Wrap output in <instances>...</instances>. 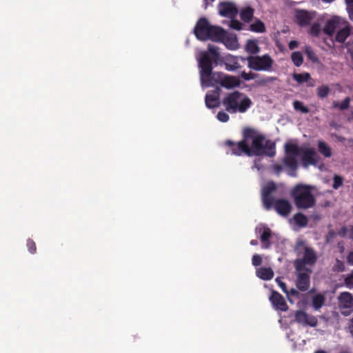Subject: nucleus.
<instances>
[{
	"label": "nucleus",
	"mask_w": 353,
	"mask_h": 353,
	"mask_svg": "<svg viewBox=\"0 0 353 353\" xmlns=\"http://www.w3.org/2000/svg\"><path fill=\"white\" fill-rule=\"evenodd\" d=\"M208 50L201 52L198 59L201 83L206 87L221 85L224 73L212 71L213 63L216 64L220 58L219 48L209 44Z\"/></svg>",
	"instance_id": "f257e3e1"
},
{
	"label": "nucleus",
	"mask_w": 353,
	"mask_h": 353,
	"mask_svg": "<svg viewBox=\"0 0 353 353\" xmlns=\"http://www.w3.org/2000/svg\"><path fill=\"white\" fill-rule=\"evenodd\" d=\"M243 140L252 141L251 146L256 150H259L264 156L274 157L276 155V143L270 139H266L265 136L250 128L244 129Z\"/></svg>",
	"instance_id": "f03ea898"
},
{
	"label": "nucleus",
	"mask_w": 353,
	"mask_h": 353,
	"mask_svg": "<svg viewBox=\"0 0 353 353\" xmlns=\"http://www.w3.org/2000/svg\"><path fill=\"white\" fill-rule=\"evenodd\" d=\"M222 103L225 110L231 114L245 112L252 105L251 99L239 91L228 94L223 99Z\"/></svg>",
	"instance_id": "7ed1b4c3"
},
{
	"label": "nucleus",
	"mask_w": 353,
	"mask_h": 353,
	"mask_svg": "<svg viewBox=\"0 0 353 353\" xmlns=\"http://www.w3.org/2000/svg\"><path fill=\"white\" fill-rule=\"evenodd\" d=\"M312 189V186L303 184H298L293 188L291 195L298 209H308L315 205L316 199Z\"/></svg>",
	"instance_id": "20e7f679"
},
{
	"label": "nucleus",
	"mask_w": 353,
	"mask_h": 353,
	"mask_svg": "<svg viewBox=\"0 0 353 353\" xmlns=\"http://www.w3.org/2000/svg\"><path fill=\"white\" fill-rule=\"evenodd\" d=\"M195 37L200 41L211 40L217 42L221 39L222 28L212 26L205 17L200 18L194 28Z\"/></svg>",
	"instance_id": "39448f33"
},
{
	"label": "nucleus",
	"mask_w": 353,
	"mask_h": 353,
	"mask_svg": "<svg viewBox=\"0 0 353 353\" xmlns=\"http://www.w3.org/2000/svg\"><path fill=\"white\" fill-rule=\"evenodd\" d=\"M300 247H303L304 252L302 258L296 259L294 261V265L296 272L305 270L312 272L311 270L306 268L305 265L312 266L317 261V254L314 250L310 247L305 245V243L300 241L296 243V250H299Z\"/></svg>",
	"instance_id": "423d86ee"
},
{
	"label": "nucleus",
	"mask_w": 353,
	"mask_h": 353,
	"mask_svg": "<svg viewBox=\"0 0 353 353\" xmlns=\"http://www.w3.org/2000/svg\"><path fill=\"white\" fill-rule=\"evenodd\" d=\"M224 145L229 148L230 153L235 156L246 155L248 157L264 156V154L259 150H256L250 143L245 140L234 142L231 140L225 141Z\"/></svg>",
	"instance_id": "0eeeda50"
},
{
	"label": "nucleus",
	"mask_w": 353,
	"mask_h": 353,
	"mask_svg": "<svg viewBox=\"0 0 353 353\" xmlns=\"http://www.w3.org/2000/svg\"><path fill=\"white\" fill-rule=\"evenodd\" d=\"M248 66L256 71H270L274 63L268 54L263 56H249L247 57Z\"/></svg>",
	"instance_id": "6e6552de"
},
{
	"label": "nucleus",
	"mask_w": 353,
	"mask_h": 353,
	"mask_svg": "<svg viewBox=\"0 0 353 353\" xmlns=\"http://www.w3.org/2000/svg\"><path fill=\"white\" fill-rule=\"evenodd\" d=\"M276 188L277 187L275 183L270 182L262 189L261 201L266 210H270L273 208L274 198L272 195V193L274 192Z\"/></svg>",
	"instance_id": "1a4fd4ad"
},
{
	"label": "nucleus",
	"mask_w": 353,
	"mask_h": 353,
	"mask_svg": "<svg viewBox=\"0 0 353 353\" xmlns=\"http://www.w3.org/2000/svg\"><path fill=\"white\" fill-rule=\"evenodd\" d=\"M295 321L303 326L316 327L318 325V319L313 315L308 314L303 310H296L294 313Z\"/></svg>",
	"instance_id": "9d476101"
},
{
	"label": "nucleus",
	"mask_w": 353,
	"mask_h": 353,
	"mask_svg": "<svg viewBox=\"0 0 353 353\" xmlns=\"http://www.w3.org/2000/svg\"><path fill=\"white\" fill-rule=\"evenodd\" d=\"M345 22V21L339 17H332L326 21L323 32L330 37H332L334 33L336 30L338 31Z\"/></svg>",
	"instance_id": "9b49d317"
},
{
	"label": "nucleus",
	"mask_w": 353,
	"mask_h": 353,
	"mask_svg": "<svg viewBox=\"0 0 353 353\" xmlns=\"http://www.w3.org/2000/svg\"><path fill=\"white\" fill-rule=\"evenodd\" d=\"M315 12H308L305 10H299L296 12L295 19L296 22L300 26H306L311 23L312 20L315 18Z\"/></svg>",
	"instance_id": "f8f14e48"
},
{
	"label": "nucleus",
	"mask_w": 353,
	"mask_h": 353,
	"mask_svg": "<svg viewBox=\"0 0 353 353\" xmlns=\"http://www.w3.org/2000/svg\"><path fill=\"white\" fill-rule=\"evenodd\" d=\"M273 207L275 211L282 216H288L292 208L290 201L284 199H274Z\"/></svg>",
	"instance_id": "ddd939ff"
},
{
	"label": "nucleus",
	"mask_w": 353,
	"mask_h": 353,
	"mask_svg": "<svg viewBox=\"0 0 353 353\" xmlns=\"http://www.w3.org/2000/svg\"><path fill=\"white\" fill-rule=\"evenodd\" d=\"M302 162L303 165L307 167L310 165H316L318 161L316 157H318L317 153L314 148H308L306 149H302Z\"/></svg>",
	"instance_id": "4468645a"
},
{
	"label": "nucleus",
	"mask_w": 353,
	"mask_h": 353,
	"mask_svg": "<svg viewBox=\"0 0 353 353\" xmlns=\"http://www.w3.org/2000/svg\"><path fill=\"white\" fill-rule=\"evenodd\" d=\"M310 272H297L295 284L297 289L301 292L307 291L310 285Z\"/></svg>",
	"instance_id": "2eb2a0df"
},
{
	"label": "nucleus",
	"mask_w": 353,
	"mask_h": 353,
	"mask_svg": "<svg viewBox=\"0 0 353 353\" xmlns=\"http://www.w3.org/2000/svg\"><path fill=\"white\" fill-rule=\"evenodd\" d=\"M270 301L275 310L282 312L288 310V306L284 297L278 292H272L270 297Z\"/></svg>",
	"instance_id": "dca6fc26"
},
{
	"label": "nucleus",
	"mask_w": 353,
	"mask_h": 353,
	"mask_svg": "<svg viewBox=\"0 0 353 353\" xmlns=\"http://www.w3.org/2000/svg\"><path fill=\"white\" fill-rule=\"evenodd\" d=\"M282 162L288 168V174L291 176H295L296 171L299 167L296 157H295L294 155H291L290 154H285Z\"/></svg>",
	"instance_id": "f3484780"
},
{
	"label": "nucleus",
	"mask_w": 353,
	"mask_h": 353,
	"mask_svg": "<svg viewBox=\"0 0 353 353\" xmlns=\"http://www.w3.org/2000/svg\"><path fill=\"white\" fill-rule=\"evenodd\" d=\"M219 12L222 17L234 18L237 14L238 10L233 3L223 2L219 5Z\"/></svg>",
	"instance_id": "a211bd4d"
},
{
	"label": "nucleus",
	"mask_w": 353,
	"mask_h": 353,
	"mask_svg": "<svg viewBox=\"0 0 353 353\" xmlns=\"http://www.w3.org/2000/svg\"><path fill=\"white\" fill-rule=\"evenodd\" d=\"M222 33L223 35H221V39H219L217 42L221 41L223 43L229 50H234L239 48V44L235 35H228L223 28Z\"/></svg>",
	"instance_id": "6ab92c4d"
},
{
	"label": "nucleus",
	"mask_w": 353,
	"mask_h": 353,
	"mask_svg": "<svg viewBox=\"0 0 353 353\" xmlns=\"http://www.w3.org/2000/svg\"><path fill=\"white\" fill-rule=\"evenodd\" d=\"M339 302L340 307L347 309L348 313L353 310V296L350 292H341L339 297Z\"/></svg>",
	"instance_id": "aec40b11"
},
{
	"label": "nucleus",
	"mask_w": 353,
	"mask_h": 353,
	"mask_svg": "<svg viewBox=\"0 0 353 353\" xmlns=\"http://www.w3.org/2000/svg\"><path fill=\"white\" fill-rule=\"evenodd\" d=\"M351 26L347 21H345L338 30L335 37V41L341 43H344L347 37L351 34Z\"/></svg>",
	"instance_id": "412c9836"
},
{
	"label": "nucleus",
	"mask_w": 353,
	"mask_h": 353,
	"mask_svg": "<svg viewBox=\"0 0 353 353\" xmlns=\"http://www.w3.org/2000/svg\"><path fill=\"white\" fill-rule=\"evenodd\" d=\"M240 79L234 76L223 74L221 85L227 89L237 88L240 85Z\"/></svg>",
	"instance_id": "4be33fe9"
},
{
	"label": "nucleus",
	"mask_w": 353,
	"mask_h": 353,
	"mask_svg": "<svg viewBox=\"0 0 353 353\" xmlns=\"http://www.w3.org/2000/svg\"><path fill=\"white\" fill-rule=\"evenodd\" d=\"M219 89H217L216 91H214L212 94H207L205 95V105L206 106L210 108H214L219 106Z\"/></svg>",
	"instance_id": "5701e85b"
},
{
	"label": "nucleus",
	"mask_w": 353,
	"mask_h": 353,
	"mask_svg": "<svg viewBox=\"0 0 353 353\" xmlns=\"http://www.w3.org/2000/svg\"><path fill=\"white\" fill-rule=\"evenodd\" d=\"M256 231H258L261 234L260 239L261 241L263 243V247L265 248H268L270 247V239L272 235L271 230L269 228H256Z\"/></svg>",
	"instance_id": "b1692460"
},
{
	"label": "nucleus",
	"mask_w": 353,
	"mask_h": 353,
	"mask_svg": "<svg viewBox=\"0 0 353 353\" xmlns=\"http://www.w3.org/2000/svg\"><path fill=\"white\" fill-rule=\"evenodd\" d=\"M256 273L259 278L264 281L271 280L274 276V272L270 268H261Z\"/></svg>",
	"instance_id": "393cba45"
},
{
	"label": "nucleus",
	"mask_w": 353,
	"mask_h": 353,
	"mask_svg": "<svg viewBox=\"0 0 353 353\" xmlns=\"http://www.w3.org/2000/svg\"><path fill=\"white\" fill-rule=\"evenodd\" d=\"M254 12V10L250 6L243 8L240 12L241 19L245 23L250 22L253 18Z\"/></svg>",
	"instance_id": "a878e982"
},
{
	"label": "nucleus",
	"mask_w": 353,
	"mask_h": 353,
	"mask_svg": "<svg viewBox=\"0 0 353 353\" xmlns=\"http://www.w3.org/2000/svg\"><path fill=\"white\" fill-rule=\"evenodd\" d=\"M318 150L325 158H330L332 155V148L323 141H318Z\"/></svg>",
	"instance_id": "bb28decb"
},
{
	"label": "nucleus",
	"mask_w": 353,
	"mask_h": 353,
	"mask_svg": "<svg viewBox=\"0 0 353 353\" xmlns=\"http://www.w3.org/2000/svg\"><path fill=\"white\" fill-rule=\"evenodd\" d=\"M295 223L301 228L307 226L308 219L307 216L301 212H297L293 216Z\"/></svg>",
	"instance_id": "cd10ccee"
},
{
	"label": "nucleus",
	"mask_w": 353,
	"mask_h": 353,
	"mask_svg": "<svg viewBox=\"0 0 353 353\" xmlns=\"http://www.w3.org/2000/svg\"><path fill=\"white\" fill-rule=\"evenodd\" d=\"M250 30L257 33H263L265 32V26L260 19H256L255 21L250 26Z\"/></svg>",
	"instance_id": "c85d7f7f"
},
{
	"label": "nucleus",
	"mask_w": 353,
	"mask_h": 353,
	"mask_svg": "<svg viewBox=\"0 0 353 353\" xmlns=\"http://www.w3.org/2000/svg\"><path fill=\"white\" fill-rule=\"evenodd\" d=\"M245 50L252 54H258L260 52V48L254 40H248L245 45Z\"/></svg>",
	"instance_id": "c756f323"
},
{
	"label": "nucleus",
	"mask_w": 353,
	"mask_h": 353,
	"mask_svg": "<svg viewBox=\"0 0 353 353\" xmlns=\"http://www.w3.org/2000/svg\"><path fill=\"white\" fill-rule=\"evenodd\" d=\"M325 298L323 294H318L312 298V306L315 310H319L323 305Z\"/></svg>",
	"instance_id": "7c9ffc66"
},
{
	"label": "nucleus",
	"mask_w": 353,
	"mask_h": 353,
	"mask_svg": "<svg viewBox=\"0 0 353 353\" xmlns=\"http://www.w3.org/2000/svg\"><path fill=\"white\" fill-rule=\"evenodd\" d=\"M302 149L295 144H286L285 145V154H290L294 155L295 157L299 156L301 153Z\"/></svg>",
	"instance_id": "2f4dec72"
},
{
	"label": "nucleus",
	"mask_w": 353,
	"mask_h": 353,
	"mask_svg": "<svg viewBox=\"0 0 353 353\" xmlns=\"http://www.w3.org/2000/svg\"><path fill=\"white\" fill-rule=\"evenodd\" d=\"M350 101V98L349 97H347L341 103L334 101L332 103V106L334 108H339L341 110H344L349 108Z\"/></svg>",
	"instance_id": "473e14b6"
},
{
	"label": "nucleus",
	"mask_w": 353,
	"mask_h": 353,
	"mask_svg": "<svg viewBox=\"0 0 353 353\" xmlns=\"http://www.w3.org/2000/svg\"><path fill=\"white\" fill-rule=\"evenodd\" d=\"M330 92V89L327 85H322L319 86L316 89V94L320 99L327 97Z\"/></svg>",
	"instance_id": "72a5a7b5"
},
{
	"label": "nucleus",
	"mask_w": 353,
	"mask_h": 353,
	"mask_svg": "<svg viewBox=\"0 0 353 353\" xmlns=\"http://www.w3.org/2000/svg\"><path fill=\"white\" fill-rule=\"evenodd\" d=\"M291 59L293 63L296 66L299 67L303 62V57L301 52L296 51L294 52L291 54Z\"/></svg>",
	"instance_id": "f704fd0d"
},
{
	"label": "nucleus",
	"mask_w": 353,
	"mask_h": 353,
	"mask_svg": "<svg viewBox=\"0 0 353 353\" xmlns=\"http://www.w3.org/2000/svg\"><path fill=\"white\" fill-rule=\"evenodd\" d=\"M292 77L293 79L299 83H303L304 82H306L311 78L310 74L307 72H304L301 74L294 73L293 74Z\"/></svg>",
	"instance_id": "c9c22d12"
},
{
	"label": "nucleus",
	"mask_w": 353,
	"mask_h": 353,
	"mask_svg": "<svg viewBox=\"0 0 353 353\" xmlns=\"http://www.w3.org/2000/svg\"><path fill=\"white\" fill-rule=\"evenodd\" d=\"M321 31H322V29H321V25L319 23H314L310 27V34L312 37H319Z\"/></svg>",
	"instance_id": "e433bc0d"
},
{
	"label": "nucleus",
	"mask_w": 353,
	"mask_h": 353,
	"mask_svg": "<svg viewBox=\"0 0 353 353\" xmlns=\"http://www.w3.org/2000/svg\"><path fill=\"white\" fill-rule=\"evenodd\" d=\"M294 108L296 110H299L302 113L307 114L310 112V110L307 107L305 106L301 101H295L293 103Z\"/></svg>",
	"instance_id": "4c0bfd02"
},
{
	"label": "nucleus",
	"mask_w": 353,
	"mask_h": 353,
	"mask_svg": "<svg viewBox=\"0 0 353 353\" xmlns=\"http://www.w3.org/2000/svg\"><path fill=\"white\" fill-rule=\"evenodd\" d=\"M305 54L307 57V58L311 60L314 63H316L319 61V59L316 53L314 52V50L310 48L307 47L305 49Z\"/></svg>",
	"instance_id": "58836bf2"
},
{
	"label": "nucleus",
	"mask_w": 353,
	"mask_h": 353,
	"mask_svg": "<svg viewBox=\"0 0 353 353\" xmlns=\"http://www.w3.org/2000/svg\"><path fill=\"white\" fill-rule=\"evenodd\" d=\"M332 269H333V271L336 272H344L345 270V264L342 261H341L339 259H336V263H335L334 265L333 266Z\"/></svg>",
	"instance_id": "ea45409f"
},
{
	"label": "nucleus",
	"mask_w": 353,
	"mask_h": 353,
	"mask_svg": "<svg viewBox=\"0 0 353 353\" xmlns=\"http://www.w3.org/2000/svg\"><path fill=\"white\" fill-rule=\"evenodd\" d=\"M343 182V179L342 176L339 175H335L333 178V184L332 188L334 190L339 189L341 186H342Z\"/></svg>",
	"instance_id": "a19ab883"
},
{
	"label": "nucleus",
	"mask_w": 353,
	"mask_h": 353,
	"mask_svg": "<svg viewBox=\"0 0 353 353\" xmlns=\"http://www.w3.org/2000/svg\"><path fill=\"white\" fill-rule=\"evenodd\" d=\"M230 27L234 30H240L242 29L243 24L237 19L231 18Z\"/></svg>",
	"instance_id": "79ce46f5"
},
{
	"label": "nucleus",
	"mask_w": 353,
	"mask_h": 353,
	"mask_svg": "<svg viewBox=\"0 0 353 353\" xmlns=\"http://www.w3.org/2000/svg\"><path fill=\"white\" fill-rule=\"evenodd\" d=\"M26 245H27L28 251L31 254H34L36 252V250H37L36 243L32 239H28L27 240Z\"/></svg>",
	"instance_id": "37998d69"
},
{
	"label": "nucleus",
	"mask_w": 353,
	"mask_h": 353,
	"mask_svg": "<svg viewBox=\"0 0 353 353\" xmlns=\"http://www.w3.org/2000/svg\"><path fill=\"white\" fill-rule=\"evenodd\" d=\"M216 118L221 122L225 123V122L228 121L230 117L226 112H225L223 111H220L218 112V114L216 115Z\"/></svg>",
	"instance_id": "c03bdc74"
},
{
	"label": "nucleus",
	"mask_w": 353,
	"mask_h": 353,
	"mask_svg": "<svg viewBox=\"0 0 353 353\" xmlns=\"http://www.w3.org/2000/svg\"><path fill=\"white\" fill-rule=\"evenodd\" d=\"M276 282L278 285L281 288L282 291L288 296V290L285 283H284L280 277L276 279Z\"/></svg>",
	"instance_id": "a18cd8bd"
},
{
	"label": "nucleus",
	"mask_w": 353,
	"mask_h": 353,
	"mask_svg": "<svg viewBox=\"0 0 353 353\" xmlns=\"http://www.w3.org/2000/svg\"><path fill=\"white\" fill-rule=\"evenodd\" d=\"M252 263L254 266H259L262 263V258L259 254H255L252 256Z\"/></svg>",
	"instance_id": "49530a36"
},
{
	"label": "nucleus",
	"mask_w": 353,
	"mask_h": 353,
	"mask_svg": "<svg viewBox=\"0 0 353 353\" xmlns=\"http://www.w3.org/2000/svg\"><path fill=\"white\" fill-rule=\"evenodd\" d=\"M241 77L245 81H249L251 79H254L256 77V74L252 72L247 73L245 72H242L241 74Z\"/></svg>",
	"instance_id": "de8ad7c7"
},
{
	"label": "nucleus",
	"mask_w": 353,
	"mask_h": 353,
	"mask_svg": "<svg viewBox=\"0 0 353 353\" xmlns=\"http://www.w3.org/2000/svg\"><path fill=\"white\" fill-rule=\"evenodd\" d=\"M240 68V65L237 61L234 62L232 64L225 63V69L228 71H234Z\"/></svg>",
	"instance_id": "09e8293b"
},
{
	"label": "nucleus",
	"mask_w": 353,
	"mask_h": 353,
	"mask_svg": "<svg viewBox=\"0 0 353 353\" xmlns=\"http://www.w3.org/2000/svg\"><path fill=\"white\" fill-rule=\"evenodd\" d=\"M346 287L348 288H353V274L348 275L344 280Z\"/></svg>",
	"instance_id": "8fccbe9b"
},
{
	"label": "nucleus",
	"mask_w": 353,
	"mask_h": 353,
	"mask_svg": "<svg viewBox=\"0 0 353 353\" xmlns=\"http://www.w3.org/2000/svg\"><path fill=\"white\" fill-rule=\"evenodd\" d=\"M272 168L273 172L278 176L281 174L283 170V166L279 164H273Z\"/></svg>",
	"instance_id": "3c124183"
},
{
	"label": "nucleus",
	"mask_w": 353,
	"mask_h": 353,
	"mask_svg": "<svg viewBox=\"0 0 353 353\" xmlns=\"http://www.w3.org/2000/svg\"><path fill=\"white\" fill-rule=\"evenodd\" d=\"M291 295L292 296L299 297L300 294L299 291L294 288H291L290 290H288V296Z\"/></svg>",
	"instance_id": "603ef678"
},
{
	"label": "nucleus",
	"mask_w": 353,
	"mask_h": 353,
	"mask_svg": "<svg viewBox=\"0 0 353 353\" xmlns=\"http://www.w3.org/2000/svg\"><path fill=\"white\" fill-rule=\"evenodd\" d=\"M347 262L348 264L353 265V250L347 256Z\"/></svg>",
	"instance_id": "864d4df0"
},
{
	"label": "nucleus",
	"mask_w": 353,
	"mask_h": 353,
	"mask_svg": "<svg viewBox=\"0 0 353 353\" xmlns=\"http://www.w3.org/2000/svg\"><path fill=\"white\" fill-rule=\"evenodd\" d=\"M288 46L290 50H294L298 47V42L296 41H291Z\"/></svg>",
	"instance_id": "5fc2aeb1"
},
{
	"label": "nucleus",
	"mask_w": 353,
	"mask_h": 353,
	"mask_svg": "<svg viewBox=\"0 0 353 353\" xmlns=\"http://www.w3.org/2000/svg\"><path fill=\"white\" fill-rule=\"evenodd\" d=\"M347 10L349 14L350 18L353 20V6H347Z\"/></svg>",
	"instance_id": "6e6d98bb"
},
{
	"label": "nucleus",
	"mask_w": 353,
	"mask_h": 353,
	"mask_svg": "<svg viewBox=\"0 0 353 353\" xmlns=\"http://www.w3.org/2000/svg\"><path fill=\"white\" fill-rule=\"evenodd\" d=\"M324 42L330 48H332L334 46V41L331 38L329 39V41H327V39H324Z\"/></svg>",
	"instance_id": "4d7b16f0"
},
{
	"label": "nucleus",
	"mask_w": 353,
	"mask_h": 353,
	"mask_svg": "<svg viewBox=\"0 0 353 353\" xmlns=\"http://www.w3.org/2000/svg\"><path fill=\"white\" fill-rule=\"evenodd\" d=\"M349 329L352 336H353V318L350 320L349 324Z\"/></svg>",
	"instance_id": "13d9d810"
},
{
	"label": "nucleus",
	"mask_w": 353,
	"mask_h": 353,
	"mask_svg": "<svg viewBox=\"0 0 353 353\" xmlns=\"http://www.w3.org/2000/svg\"><path fill=\"white\" fill-rule=\"evenodd\" d=\"M346 6H353V0H345Z\"/></svg>",
	"instance_id": "bf43d9fd"
},
{
	"label": "nucleus",
	"mask_w": 353,
	"mask_h": 353,
	"mask_svg": "<svg viewBox=\"0 0 353 353\" xmlns=\"http://www.w3.org/2000/svg\"><path fill=\"white\" fill-rule=\"evenodd\" d=\"M335 233L333 230H331L329 232L328 236L327 237H333L334 236Z\"/></svg>",
	"instance_id": "052dcab7"
},
{
	"label": "nucleus",
	"mask_w": 353,
	"mask_h": 353,
	"mask_svg": "<svg viewBox=\"0 0 353 353\" xmlns=\"http://www.w3.org/2000/svg\"><path fill=\"white\" fill-rule=\"evenodd\" d=\"M250 244H251L252 245H256L258 244V242H257V241H256V240H252V241H250Z\"/></svg>",
	"instance_id": "680f3d73"
},
{
	"label": "nucleus",
	"mask_w": 353,
	"mask_h": 353,
	"mask_svg": "<svg viewBox=\"0 0 353 353\" xmlns=\"http://www.w3.org/2000/svg\"><path fill=\"white\" fill-rule=\"evenodd\" d=\"M348 52L351 54V57L353 60V48L352 50L351 48H348Z\"/></svg>",
	"instance_id": "e2e57ef3"
},
{
	"label": "nucleus",
	"mask_w": 353,
	"mask_h": 353,
	"mask_svg": "<svg viewBox=\"0 0 353 353\" xmlns=\"http://www.w3.org/2000/svg\"><path fill=\"white\" fill-rule=\"evenodd\" d=\"M334 0H322V1L325 2V3H332V1H334Z\"/></svg>",
	"instance_id": "0e129e2a"
},
{
	"label": "nucleus",
	"mask_w": 353,
	"mask_h": 353,
	"mask_svg": "<svg viewBox=\"0 0 353 353\" xmlns=\"http://www.w3.org/2000/svg\"><path fill=\"white\" fill-rule=\"evenodd\" d=\"M352 119H353V111L351 113Z\"/></svg>",
	"instance_id": "69168bd1"
},
{
	"label": "nucleus",
	"mask_w": 353,
	"mask_h": 353,
	"mask_svg": "<svg viewBox=\"0 0 353 353\" xmlns=\"http://www.w3.org/2000/svg\"><path fill=\"white\" fill-rule=\"evenodd\" d=\"M211 1H214V0H210Z\"/></svg>",
	"instance_id": "338daca9"
}]
</instances>
